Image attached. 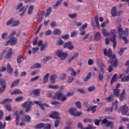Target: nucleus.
<instances>
[{
	"instance_id": "3",
	"label": "nucleus",
	"mask_w": 129,
	"mask_h": 129,
	"mask_svg": "<svg viewBox=\"0 0 129 129\" xmlns=\"http://www.w3.org/2000/svg\"><path fill=\"white\" fill-rule=\"evenodd\" d=\"M104 55L105 56H108L109 57V59L108 60V63L109 64H111L113 67H116V65H117V59L115 58V55H112V51L111 49L109 48L108 51L106 48L104 49L103 50Z\"/></svg>"
},
{
	"instance_id": "64",
	"label": "nucleus",
	"mask_w": 129,
	"mask_h": 129,
	"mask_svg": "<svg viewBox=\"0 0 129 129\" xmlns=\"http://www.w3.org/2000/svg\"><path fill=\"white\" fill-rule=\"evenodd\" d=\"M95 127L92 125H89L88 127H84V129H95Z\"/></svg>"
},
{
	"instance_id": "6",
	"label": "nucleus",
	"mask_w": 129,
	"mask_h": 129,
	"mask_svg": "<svg viewBox=\"0 0 129 129\" xmlns=\"http://www.w3.org/2000/svg\"><path fill=\"white\" fill-rule=\"evenodd\" d=\"M99 67L100 68V70L99 72L98 79L99 80H103V77H104V70L103 68H105V66L103 63H101L98 64Z\"/></svg>"
},
{
	"instance_id": "45",
	"label": "nucleus",
	"mask_w": 129,
	"mask_h": 129,
	"mask_svg": "<svg viewBox=\"0 0 129 129\" xmlns=\"http://www.w3.org/2000/svg\"><path fill=\"white\" fill-rule=\"evenodd\" d=\"M62 44H64V41H63L61 39L58 40L56 42V45L57 46H61Z\"/></svg>"
},
{
	"instance_id": "23",
	"label": "nucleus",
	"mask_w": 129,
	"mask_h": 129,
	"mask_svg": "<svg viewBox=\"0 0 129 129\" xmlns=\"http://www.w3.org/2000/svg\"><path fill=\"white\" fill-rule=\"evenodd\" d=\"M124 66H128V68H127V69L125 71H124V72L123 73V75H126V74H127V73H128V72H129V60H127L125 62Z\"/></svg>"
},
{
	"instance_id": "31",
	"label": "nucleus",
	"mask_w": 129,
	"mask_h": 129,
	"mask_svg": "<svg viewBox=\"0 0 129 129\" xmlns=\"http://www.w3.org/2000/svg\"><path fill=\"white\" fill-rule=\"evenodd\" d=\"M11 101H13V99L10 98H6L2 101L0 103L1 104H5V103L7 102H11Z\"/></svg>"
},
{
	"instance_id": "9",
	"label": "nucleus",
	"mask_w": 129,
	"mask_h": 129,
	"mask_svg": "<svg viewBox=\"0 0 129 129\" xmlns=\"http://www.w3.org/2000/svg\"><path fill=\"white\" fill-rule=\"evenodd\" d=\"M107 119H110V117L109 116H107L104 118L102 121L101 124H105L106 126H112L114 125L113 122L108 121Z\"/></svg>"
},
{
	"instance_id": "49",
	"label": "nucleus",
	"mask_w": 129,
	"mask_h": 129,
	"mask_svg": "<svg viewBox=\"0 0 129 129\" xmlns=\"http://www.w3.org/2000/svg\"><path fill=\"white\" fill-rule=\"evenodd\" d=\"M119 39H122L124 40V44H128V39L125 36H122L120 37Z\"/></svg>"
},
{
	"instance_id": "34",
	"label": "nucleus",
	"mask_w": 129,
	"mask_h": 129,
	"mask_svg": "<svg viewBox=\"0 0 129 129\" xmlns=\"http://www.w3.org/2000/svg\"><path fill=\"white\" fill-rule=\"evenodd\" d=\"M94 21L96 23L97 29H100V25L99 24V21H98V16H95Z\"/></svg>"
},
{
	"instance_id": "26",
	"label": "nucleus",
	"mask_w": 129,
	"mask_h": 129,
	"mask_svg": "<svg viewBox=\"0 0 129 129\" xmlns=\"http://www.w3.org/2000/svg\"><path fill=\"white\" fill-rule=\"evenodd\" d=\"M67 77V75H66L65 73H62V74H60V75L59 76V80L62 81L63 80H65V79Z\"/></svg>"
},
{
	"instance_id": "39",
	"label": "nucleus",
	"mask_w": 129,
	"mask_h": 129,
	"mask_svg": "<svg viewBox=\"0 0 129 129\" xmlns=\"http://www.w3.org/2000/svg\"><path fill=\"white\" fill-rule=\"evenodd\" d=\"M14 21H15V19H14V18H10L7 22V26H10V25H12V26H13V24L14 23Z\"/></svg>"
},
{
	"instance_id": "55",
	"label": "nucleus",
	"mask_w": 129,
	"mask_h": 129,
	"mask_svg": "<svg viewBox=\"0 0 129 129\" xmlns=\"http://www.w3.org/2000/svg\"><path fill=\"white\" fill-rule=\"evenodd\" d=\"M73 80H74V78H73V77L70 76L68 78L67 82L69 83H71V82H72V81H73Z\"/></svg>"
},
{
	"instance_id": "38",
	"label": "nucleus",
	"mask_w": 129,
	"mask_h": 129,
	"mask_svg": "<svg viewBox=\"0 0 129 129\" xmlns=\"http://www.w3.org/2000/svg\"><path fill=\"white\" fill-rule=\"evenodd\" d=\"M113 98H114V95L112 94L110 95L109 97L106 98V100L107 101H112L113 100Z\"/></svg>"
},
{
	"instance_id": "8",
	"label": "nucleus",
	"mask_w": 129,
	"mask_h": 129,
	"mask_svg": "<svg viewBox=\"0 0 129 129\" xmlns=\"http://www.w3.org/2000/svg\"><path fill=\"white\" fill-rule=\"evenodd\" d=\"M16 10H17V11L19 10L20 13H22L20 15L21 17L24 16V15H25V13H26V11H27V9L25 8V7H23V3H19L17 6H16Z\"/></svg>"
},
{
	"instance_id": "44",
	"label": "nucleus",
	"mask_w": 129,
	"mask_h": 129,
	"mask_svg": "<svg viewBox=\"0 0 129 129\" xmlns=\"http://www.w3.org/2000/svg\"><path fill=\"white\" fill-rule=\"evenodd\" d=\"M52 12V8L49 7L47 11H46V13L45 14V17H48V16H49V15H50L51 14V12Z\"/></svg>"
},
{
	"instance_id": "42",
	"label": "nucleus",
	"mask_w": 129,
	"mask_h": 129,
	"mask_svg": "<svg viewBox=\"0 0 129 129\" xmlns=\"http://www.w3.org/2000/svg\"><path fill=\"white\" fill-rule=\"evenodd\" d=\"M121 82H127L129 81V76L127 75V76H124L122 79H121Z\"/></svg>"
},
{
	"instance_id": "27",
	"label": "nucleus",
	"mask_w": 129,
	"mask_h": 129,
	"mask_svg": "<svg viewBox=\"0 0 129 129\" xmlns=\"http://www.w3.org/2000/svg\"><path fill=\"white\" fill-rule=\"evenodd\" d=\"M34 10V6L33 5H30L28 9L27 14L28 15H31L33 13V10Z\"/></svg>"
},
{
	"instance_id": "62",
	"label": "nucleus",
	"mask_w": 129,
	"mask_h": 129,
	"mask_svg": "<svg viewBox=\"0 0 129 129\" xmlns=\"http://www.w3.org/2000/svg\"><path fill=\"white\" fill-rule=\"evenodd\" d=\"M95 89V86H92L88 88V91H89V92H91V91H93V90H94Z\"/></svg>"
},
{
	"instance_id": "5",
	"label": "nucleus",
	"mask_w": 129,
	"mask_h": 129,
	"mask_svg": "<svg viewBox=\"0 0 129 129\" xmlns=\"http://www.w3.org/2000/svg\"><path fill=\"white\" fill-rule=\"evenodd\" d=\"M55 55L59 58L61 61H64L68 57V52L58 49L55 52Z\"/></svg>"
},
{
	"instance_id": "30",
	"label": "nucleus",
	"mask_w": 129,
	"mask_h": 129,
	"mask_svg": "<svg viewBox=\"0 0 129 129\" xmlns=\"http://www.w3.org/2000/svg\"><path fill=\"white\" fill-rule=\"evenodd\" d=\"M100 39H101L100 33H99V32H98L95 34V40H96V41H99Z\"/></svg>"
},
{
	"instance_id": "22",
	"label": "nucleus",
	"mask_w": 129,
	"mask_h": 129,
	"mask_svg": "<svg viewBox=\"0 0 129 129\" xmlns=\"http://www.w3.org/2000/svg\"><path fill=\"white\" fill-rule=\"evenodd\" d=\"M125 97V90H123L120 95V101H123Z\"/></svg>"
},
{
	"instance_id": "37",
	"label": "nucleus",
	"mask_w": 129,
	"mask_h": 129,
	"mask_svg": "<svg viewBox=\"0 0 129 129\" xmlns=\"http://www.w3.org/2000/svg\"><path fill=\"white\" fill-rule=\"evenodd\" d=\"M35 128L36 129H41V128H44V123H40L39 124H37L35 126Z\"/></svg>"
},
{
	"instance_id": "28",
	"label": "nucleus",
	"mask_w": 129,
	"mask_h": 129,
	"mask_svg": "<svg viewBox=\"0 0 129 129\" xmlns=\"http://www.w3.org/2000/svg\"><path fill=\"white\" fill-rule=\"evenodd\" d=\"M53 35H60L61 34V30L58 28H55L52 31Z\"/></svg>"
},
{
	"instance_id": "18",
	"label": "nucleus",
	"mask_w": 129,
	"mask_h": 129,
	"mask_svg": "<svg viewBox=\"0 0 129 129\" xmlns=\"http://www.w3.org/2000/svg\"><path fill=\"white\" fill-rule=\"evenodd\" d=\"M112 107L110 109V111L112 110L113 108L115 109V110H116V108H117V107L118 106V101L115 100L114 102L112 104Z\"/></svg>"
},
{
	"instance_id": "56",
	"label": "nucleus",
	"mask_w": 129,
	"mask_h": 129,
	"mask_svg": "<svg viewBox=\"0 0 129 129\" xmlns=\"http://www.w3.org/2000/svg\"><path fill=\"white\" fill-rule=\"evenodd\" d=\"M19 24H20V21L18 20H16V21L14 20L12 26L13 27H17V26H18Z\"/></svg>"
},
{
	"instance_id": "15",
	"label": "nucleus",
	"mask_w": 129,
	"mask_h": 129,
	"mask_svg": "<svg viewBox=\"0 0 129 129\" xmlns=\"http://www.w3.org/2000/svg\"><path fill=\"white\" fill-rule=\"evenodd\" d=\"M121 110L122 111V114L125 115L127 113V111H128V107L126 105H124L121 107Z\"/></svg>"
},
{
	"instance_id": "13",
	"label": "nucleus",
	"mask_w": 129,
	"mask_h": 129,
	"mask_svg": "<svg viewBox=\"0 0 129 129\" xmlns=\"http://www.w3.org/2000/svg\"><path fill=\"white\" fill-rule=\"evenodd\" d=\"M14 115L16 116V124L18 125L20 123V119L21 118L20 115H19V112L18 111L14 112Z\"/></svg>"
},
{
	"instance_id": "46",
	"label": "nucleus",
	"mask_w": 129,
	"mask_h": 129,
	"mask_svg": "<svg viewBox=\"0 0 129 129\" xmlns=\"http://www.w3.org/2000/svg\"><path fill=\"white\" fill-rule=\"evenodd\" d=\"M39 78H40V76L37 75L35 77L31 78V79L30 80V81L31 82H34V81H37V80H39Z\"/></svg>"
},
{
	"instance_id": "4",
	"label": "nucleus",
	"mask_w": 129,
	"mask_h": 129,
	"mask_svg": "<svg viewBox=\"0 0 129 129\" xmlns=\"http://www.w3.org/2000/svg\"><path fill=\"white\" fill-rule=\"evenodd\" d=\"M4 54H6L4 58L6 59H10L13 54V49L11 47H7L5 49L3 50L2 53V56L0 57V60L3 59V56H4Z\"/></svg>"
},
{
	"instance_id": "7",
	"label": "nucleus",
	"mask_w": 129,
	"mask_h": 129,
	"mask_svg": "<svg viewBox=\"0 0 129 129\" xmlns=\"http://www.w3.org/2000/svg\"><path fill=\"white\" fill-rule=\"evenodd\" d=\"M56 98L58 100H61L63 102L65 101V100L67 99V97L64 96L61 92H57L55 93V96L52 97V99H56Z\"/></svg>"
},
{
	"instance_id": "61",
	"label": "nucleus",
	"mask_w": 129,
	"mask_h": 129,
	"mask_svg": "<svg viewBox=\"0 0 129 129\" xmlns=\"http://www.w3.org/2000/svg\"><path fill=\"white\" fill-rule=\"evenodd\" d=\"M87 23H84L83 25L80 28V30H85L87 28Z\"/></svg>"
},
{
	"instance_id": "35",
	"label": "nucleus",
	"mask_w": 129,
	"mask_h": 129,
	"mask_svg": "<svg viewBox=\"0 0 129 129\" xmlns=\"http://www.w3.org/2000/svg\"><path fill=\"white\" fill-rule=\"evenodd\" d=\"M108 24H109V20L106 19L105 21L102 22L101 24V28H104Z\"/></svg>"
},
{
	"instance_id": "2",
	"label": "nucleus",
	"mask_w": 129,
	"mask_h": 129,
	"mask_svg": "<svg viewBox=\"0 0 129 129\" xmlns=\"http://www.w3.org/2000/svg\"><path fill=\"white\" fill-rule=\"evenodd\" d=\"M102 33L104 36V37H109V36H111L112 37L110 38V40L111 42L113 43V49H115V47H116V34L117 33V31L115 29H112L110 30V33L107 32L106 29L105 28L102 29Z\"/></svg>"
},
{
	"instance_id": "48",
	"label": "nucleus",
	"mask_w": 129,
	"mask_h": 129,
	"mask_svg": "<svg viewBox=\"0 0 129 129\" xmlns=\"http://www.w3.org/2000/svg\"><path fill=\"white\" fill-rule=\"evenodd\" d=\"M48 87L50 89H58V85H52L51 84H49L48 86Z\"/></svg>"
},
{
	"instance_id": "60",
	"label": "nucleus",
	"mask_w": 129,
	"mask_h": 129,
	"mask_svg": "<svg viewBox=\"0 0 129 129\" xmlns=\"http://www.w3.org/2000/svg\"><path fill=\"white\" fill-rule=\"evenodd\" d=\"M78 127L80 129H84V127L81 122H79L78 124Z\"/></svg>"
},
{
	"instance_id": "19",
	"label": "nucleus",
	"mask_w": 129,
	"mask_h": 129,
	"mask_svg": "<svg viewBox=\"0 0 129 129\" xmlns=\"http://www.w3.org/2000/svg\"><path fill=\"white\" fill-rule=\"evenodd\" d=\"M22 91L19 89H15L11 93V94L15 95L16 94H22Z\"/></svg>"
},
{
	"instance_id": "57",
	"label": "nucleus",
	"mask_w": 129,
	"mask_h": 129,
	"mask_svg": "<svg viewBox=\"0 0 129 129\" xmlns=\"http://www.w3.org/2000/svg\"><path fill=\"white\" fill-rule=\"evenodd\" d=\"M43 128L44 129L51 128V124H44Z\"/></svg>"
},
{
	"instance_id": "32",
	"label": "nucleus",
	"mask_w": 129,
	"mask_h": 129,
	"mask_svg": "<svg viewBox=\"0 0 129 129\" xmlns=\"http://www.w3.org/2000/svg\"><path fill=\"white\" fill-rule=\"evenodd\" d=\"M119 89H115L113 90V94H114V96H116V97H118L119 96Z\"/></svg>"
},
{
	"instance_id": "51",
	"label": "nucleus",
	"mask_w": 129,
	"mask_h": 129,
	"mask_svg": "<svg viewBox=\"0 0 129 129\" xmlns=\"http://www.w3.org/2000/svg\"><path fill=\"white\" fill-rule=\"evenodd\" d=\"M69 70L70 71L71 74L72 75V76H75V75H76V72H75L73 69L70 68Z\"/></svg>"
},
{
	"instance_id": "17",
	"label": "nucleus",
	"mask_w": 129,
	"mask_h": 129,
	"mask_svg": "<svg viewBox=\"0 0 129 129\" xmlns=\"http://www.w3.org/2000/svg\"><path fill=\"white\" fill-rule=\"evenodd\" d=\"M9 40L10 41L11 46H13L15 45V44H16L17 41H18V39L15 37H12L10 38Z\"/></svg>"
},
{
	"instance_id": "52",
	"label": "nucleus",
	"mask_w": 129,
	"mask_h": 129,
	"mask_svg": "<svg viewBox=\"0 0 129 129\" xmlns=\"http://www.w3.org/2000/svg\"><path fill=\"white\" fill-rule=\"evenodd\" d=\"M6 108L8 111H12V106L10 104H8L6 105Z\"/></svg>"
},
{
	"instance_id": "11",
	"label": "nucleus",
	"mask_w": 129,
	"mask_h": 129,
	"mask_svg": "<svg viewBox=\"0 0 129 129\" xmlns=\"http://www.w3.org/2000/svg\"><path fill=\"white\" fill-rule=\"evenodd\" d=\"M63 48H67L68 50H73L74 48L73 44L71 41H68L65 42L63 45Z\"/></svg>"
},
{
	"instance_id": "20",
	"label": "nucleus",
	"mask_w": 129,
	"mask_h": 129,
	"mask_svg": "<svg viewBox=\"0 0 129 129\" xmlns=\"http://www.w3.org/2000/svg\"><path fill=\"white\" fill-rule=\"evenodd\" d=\"M49 76H50V74L47 73L43 77V83L45 84L48 82V81L49 80Z\"/></svg>"
},
{
	"instance_id": "58",
	"label": "nucleus",
	"mask_w": 129,
	"mask_h": 129,
	"mask_svg": "<svg viewBox=\"0 0 129 129\" xmlns=\"http://www.w3.org/2000/svg\"><path fill=\"white\" fill-rule=\"evenodd\" d=\"M59 122H60V119H56L54 122L55 127H58V125H59Z\"/></svg>"
},
{
	"instance_id": "25",
	"label": "nucleus",
	"mask_w": 129,
	"mask_h": 129,
	"mask_svg": "<svg viewBox=\"0 0 129 129\" xmlns=\"http://www.w3.org/2000/svg\"><path fill=\"white\" fill-rule=\"evenodd\" d=\"M115 81H117V75L115 74L113 75V77H112V79L111 81V84H113Z\"/></svg>"
},
{
	"instance_id": "63",
	"label": "nucleus",
	"mask_w": 129,
	"mask_h": 129,
	"mask_svg": "<svg viewBox=\"0 0 129 129\" xmlns=\"http://www.w3.org/2000/svg\"><path fill=\"white\" fill-rule=\"evenodd\" d=\"M39 50V47H33L32 48V53L35 54L37 51Z\"/></svg>"
},
{
	"instance_id": "21",
	"label": "nucleus",
	"mask_w": 129,
	"mask_h": 129,
	"mask_svg": "<svg viewBox=\"0 0 129 129\" xmlns=\"http://www.w3.org/2000/svg\"><path fill=\"white\" fill-rule=\"evenodd\" d=\"M21 118L24 121H25V122H29V121H30V120H31V118L30 117V116H29V115L23 116L21 117Z\"/></svg>"
},
{
	"instance_id": "50",
	"label": "nucleus",
	"mask_w": 129,
	"mask_h": 129,
	"mask_svg": "<svg viewBox=\"0 0 129 129\" xmlns=\"http://www.w3.org/2000/svg\"><path fill=\"white\" fill-rule=\"evenodd\" d=\"M23 99H24V97L23 96H19L17 97L15 100L16 102H19V101H22V100H23Z\"/></svg>"
},
{
	"instance_id": "16",
	"label": "nucleus",
	"mask_w": 129,
	"mask_h": 129,
	"mask_svg": "<svg viewBox=\"0 0 129 129\" xmlns=\"http://www.w3.org/2000/svg\"><path fill=\"white\" fill-rule=\"evenodd\" d=\"M118 34L119 38H121V37H122V35H123V31L122 30V27L120 25H119L118 26Z\"/></svg>"
},
{
	"instance_id": "33",
	"label": "nucleus",
	"mask_w": 129,
	"mask_h": 129,
	"mask_svg": "<svg viewBox=\"0 0 129 129\" xmlns=\"http://www.w3.org/2000/svg\"><path fill=\"white\" fill-rule=\"evenodd\" d=\"M41 64L39 63H36L34 65H33L32 66H31V69H36L38 68H41Z\"/></svg>"
},
{
	"instance_id": "10",
	"label": "nucleus",
	"mask_w": 129,
	"mask_h": 129,
	"mask_svg": "<svg viewBox=\"0 0 129 129\" xmlns=\"http://www.w3.org/2000/svg\"><path fill=\"white\" fill-rule=\"evenodd\" d=\"M69 112L71 115H73L74 116H79L82 114V112H78L75 108H71L69 109Z\"/></svg>"
},
{
	"instance_id": "36",
	"label": "nucleus",
	"mask_w": 129,
	"mask_h": 129,
	"mask_svg": "<svg viewBox=\"0 0 129 129\" xmlns=\"http://www.w3.org/2000/svg\"><path fill=\"white\" fill-rule=\"evenodd\" d=\"M32 91L34 95L38 96V95L40 94V91H41V89H37L33 90Z\"/></svg>"
},
{
	"instance_id": "29",
	"label": "nucleus",
	"mask_w": 129,
	"mask_h": 129,
	"mask_svg": "<svg viewBox=\"0 0 129 129\" xmlns=\"http://www.w3.org/2000/svg\"><path fill=\"white\" fill-rule=\"evenodd\" d=\"M111 13L112 17H115L116 16V7H114L111 9Z\"/></svg>"
},
{
	"instance_id": "14",
	"label": "nucleus",
	"mask_w": 129,
	"mask_h": 129,
	"mask_svg": "<svg viewBox=\"0 0 129 129\" xmlns=\"http://www.w3.org/2000/svg\"><path fill=\"white\" fill-rule=\"evenodd\" d=\"M58 78V75H56V74H53L51 75L50 77V81L51 82V83H52V84H54V83H56V79H57Z\"/></svg>"
},
{
	"instance_id": "59",
	"label": "nucleus",
	"mask_w": 129,
	"mask_h": 129,
	"mask_svg": "<svg viewBox=\"0 0 129 129\" xmlns=\"http://www.w3.org/2000/svg\"><path fill=\"white\" fill-rule=\"evenodd\" d=\"M76 16H77V14L76 13L69 14V17H70L71 19H74V18L76 17Z\"/></svg>"
},
{
	"instance_id": "53",
	"label": "nucleus",
	"mask_w": 129,
	"mask_h": 129,
	"mask_svg": "<svg viewBox=\"0 0 129 129\" xmlns=\"http://www.w3.org/2000/svg\"><path fill=\"white\" fill-rule=\"evenodd\" d=\"M93 63H94V61H93L92 58H90L88 60V64L89 66H92V65H93Z\"/></svg>"
},
{
	"instance_id": "40",
	"label": "nucleus",
	"mask_w": 129,
	"mask_h": 129,
	"mask_svg": "<svg viewBox=\"0 0 129 129\" xmlns=\"http://www.w3.org/2000/svg\"><path fill=\"white\" fill-rule=\"evenodd\" d=\"M126 50V47H123V48H120L118 53L119 55H123V53H124V51Z\"/></svg>"
},
{
	"instance_id": "47",
	"label": "nucleus",
	"mask_w": 129,
	"mask_h": 129,
	"mask_svg": "<svg viewBox=\"0 0 129 129\" xmlns=\"http://www.w3.org/2000/svg\"><path fill=\"white\" fill-rule=\"evenodd\" d=\"M90 77H91V72L89 73L87 77L84 79V81H88V80H89L90 79Z\"/></svg>"
},
{
	"instance_id": "43",
	"label": "nucleus",
	"mask_w": 129,
	"mask_h": 129,
	"mask_svg": "<svg viewBox=\"0 0 129 129\" xmlns=\"http://www.w3.org/2000/svg\"><path fill=\"white\" fill-rule=\"evenodd\" d=\"M19 82H20V80H16L14 81L11 85V88H13L14 86H17L18 84H19Z\"/></svg>"
},
{
	"instance_id": "1",
	"label": "nucleus",
	"mask_w": 129,
	"mask_h": 129,
	"mask_svg": "<svg viewBox=\"0 0 129 129\" xmlns=\"http://www.w3.org/2000/svg\"><path fill=\"white\" fill-rule=\"evenodd\" d=\"M34 103L39 105L42 110H45L44 106L49 107V105L47 104H42L41 101H35L33 102L30 99H27V100L22 104V107H23V108H26L25 112H28L31 110V106L34 105Z\"/></svg>"
},
{
	"instance_id": "12",
	"label": "nucleus",
	"mask_w": 129,
	"mask_h": 129,
	"mask_svg": "<svg viewBox=\"0 0 129 129\" xmlns=\"http://www.w3.org/2000/svg\"><path fill=\"white\" fill-rule=\"evenodd\" d=\"M59 115H60L59 112L57 111H53L50 114L49 117L50 118H53L54 119H60Z\"/></svg>"
},
{
	"instance_id": "54",
	"label": "nucleus",
	"mask_w": 129,
	"mask_h": 129,
	"mask_svg": "<svg viewBox=\"0 0 129 129\" xmlns=\"http://www.w3.org/2000/svg\"><path fill=\"white\" fill-rule=\"evenodd\" d=\"M62 39L63 40H68L69 39V34H66L61 36Z\"/></svg>"
},
{
	"instance_id": "41",
	"label": "nucleus",
	"mask_w": 129,
	"mask_h": 129,
	"mask_svg": "<svg viewBox=\"0 0 129 129\" xmlns=\"http://www.w3.org/2000/svg\"><path fill=\"white\" fill-rule=\"evenodd\" d=\"M61 3H62V0L57 1V2L56 3V4L53 6V8L54 9H57V8H58V7H59V6L60 5V4H61Z\"/></svg>"
},
{
	"instance_id": "24",
	"label": "nucleus",
	"mask_w": 129,
	"mask_h": 129,
	"mask_svg": "<svg viewBox=\"0 0 129 129\" xmlns=\"http://www.w3.org/2000/svg\"><path fill=\"white\" fill-rule=\"evenodd\" d=\"M13 71L14 70H13V68L11 67V64L9 63L7 64V72L9 74H12L13 73Z\"/></svg>"
}]
</instances>
